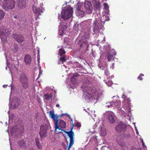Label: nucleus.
Instances as JSON below:
<instances>
[{
    "label": "nucleus",
    "instance_id": "6",
    "mask_svg": "<svg viewBox=\"0 0 150 150\" xmlns=\"http://www.w3.org/2000/svg\"><path fill=\"white\" fill-rule=\"evenodd\" d=\"M58 119H57L55 122V129L56 131L57 129L63 131L66 133V131L62 129L65 128L66 126V123L62 120H60L58 122Z\"/></svg>",
    "mask_w": 150,
    "mask_h": 150
},
{
    "label": "nucleus",
    "instance_id": "11",
    "mask_svg": "<svg viewBox=\"0 0 150 150\" xmlns=\"http://www.w3.org/2000/svg\"><path fill=\"white\" fill-rule=\"evenodd\" d=\"M84 7L85 9L86 12L90 14L91 13L92 11V7L90 2L86 1L85 2L84 4Z\"/></svg>",
    "mask_w": 150,
    "mask_h": 150
},
{
    "label": "nucleus",
    "instance_id": "45",
    "mask_svg": "<svg viewBox=\"0 0 150 150\" xmlns=\"http://www.w3.org/2000/svg\"><path fill=\"white\" fill-rule=\"evenodd\" d=\"M14 17L15 18H16V17H15V16H14Z\"/></svg>",
    "mask_w": 150,
    "mask_h": 150
},
{
    "label": "nucleus",
    "instance_id": "9",
    "mask_svg": "<svg viewBox=\"0 0 150 150\" xmlns=\"http://www.w3.org/2000/svg\"><path fill=\"white\" fill-rule=\"evenodd\" d=\"M72 129L73 128H72L69 132H66V133L67 134L70 138V143L67 150H70V148L71 147L74 143V134L72 131Z\"/></svg>",
    "mask_w": 150,
    "mask_h": 150
},
{
    "label": "nucleus",
    "instance_id": "12",
    "mask_svg": "<svg viewBox=\"0 0 150 150\" xmlns=\"http://www.w3.org/2000/svg\"><path fill=\"white\" fill-rule=\"evenodd\" d=\"M15 40L18 43H21L25 40V38L21 34H13L12 35Z\"/></svg>",
    "mask_w": 150,
    "mask_h": 150
},
{
    "label": "nucleus",
    "instance_id": "8",
    "mask_svg": "<svg viewBox=\"0 0 150 150\" xmlns=\"http://www.w3.org/2000/svg\"><path fill=\"white\" fill-rule=\"evenodd\" d=\"M32 8L33 11L36 16L35 17V19L37 20L39 16L41 15L42 13L43 12V9L41 7H38L35 5H33Z\"/></svg>",
    "mask_w": 150,
    "mask_h": 150
},
{
    "label": "nucleus",
    "instance_id": "2",
    "mask_svg": "<svg viewBox=\"0 0 150 150\" xmlns=\"http://www.w3.org/2000/svg\"><path fill=\"white\" fill-rule=\"evenodd\" d=\"M73 13L72 8L70 7H67L62 10L61 18L64 20H67L71 17Z\"/></svg>",
    "mask_w": 150,
    "mask_h": 150
},
{
    "label": "nucleus",
    "instance_id": "5",
    "mask_svg": "<svg viewBox=\"0 0 150 150\" xmlns=\"http://www.w3.org/2000/svg\"><path fill=\"white\" fill-rule=\"evenodd\" d=\"M49 126L46 124L41 126L39 134L41 139H42L47 136V131Z\"/></svg>",
    "mask_w": 150,
    "mask_h": 150
},
{
    "label": "nucleus",
    "instance_id": "17",
    "mask_svg": "<svg viewBox=\"0 0 150 150\" xmlns=\"http://www.w3.org/2000/svg\"><path fill=\"white\" fill-rule=\"evenodd\" d=\"M116 141L118 144L121 147H123L125 146L124 142L123 141L122 139L120 137H117Z\"/></svg>",
    "mask_w": 150,
    "mask_h": 150
},
{
    "label": "nucleus",
    "instance_id": "34",
    "mask_svg": "<svg viewBox=\"0 0 150 150\" xmlns=\"http://www.w3.org/2000/svg\"><path fill=\"white\" fill-rule=\"evenodd\" d=\"M144 75L143 74H141L139 75L137 79L140 80L142 81L143 79L142 76H144Z\"/></svg>",
    "mask_w": 150,
    "mask_h": 150
},
{
    "label": "nucleus",
    "instance_id": "10",
    "mask_svg": "<svg viewBox=\"0 0 150 150\" xmlns=\"http://www.w3.org/2000/svg\"><path fill=\"white\" fill-rule=\"evenodd\" d=\"M108 119L111 123H113L115 122V116L114 113L110 111H107L105 113Z\"/></svg>",
    "mask_w": 150,
    "mask_h": 150
},
{
    "label": "nucleus",
    "instance_id": "35",
    "mask_svg": "<svg viewBox=\"0 0 150 150\" xmlns=\"http://www.w3.org/2000/svg\"><path fill=\"white\" fill-rule=\"evenodd\" d=\"M104 8L106 10H107L109 8V6L108 4L106 3H105L104 4Z\"/></svg>",
    "mask_w": 150,
    "mask_h": 150
},
{
    "label": "nucleus",
    "instance_id": "36",
    "mask_svg": "<svg viewBox=\"0 0 150 150\" xmlns=\"http://www.w3.org/2000/svg\"><path fill=\"white\" fill-rule=\"evenodd\" d=\"M81 4L80 3H78L77 5L76 9L77 10L81 9Z\"/></svg>",
    "mask_w": 150,
    "mask_h": 150
},
{
    "label": "nucleus",
    "instance_id": "24",
    "mask_svg": "<svg viewBox=\"0 0 150 150\" xmlns=\"http://www.w3.org/2000/svg\"><path fill=\"white\" fill-rule=\"evenodd\" d=\"M52 95L48 93L45 94L43 96V98L46 100H50L52 99Z\"/></svg>",
    "mask_w": 150,
    "mask_h": 150
},
{
    "label": "nucleus",
    "instance_id": "20",
    "mask_svg": "<svg viewBox=\"0 0 150 150\" xmlns=\"http://www.w3.org/2000/svg\"><path fill=\"white\" fill-rule=\"evenodd\" d=\"M35 142L38 148L39 149H42V146L40 143L39 139L38 137H36L35 138Z\"/></svg>",
    "mask_w": 150,
    "mask_h": 150
},
{
    "label": "nucleus",
    "instance_id": "39",
    "mask_svg": "<svg viewBox=\"0 0 150 150\" xmlns=\"http://www.w3.org/2000/svg\"><path fill=\"white\" fill-rule=\"evenodd\" d=\"M132 150H142L140 148H138L137 149L135 148L132 147Z\"/></svg>",
    "mask_w": 150,
    "mask_h": 150
},
{
    "label": "nucleus",
    "instance_id": "25",
    "mask_svg": "<svg viewBox=\"0 0 150 150\" xmlns=\"http://www.w3.org/2000/svg\"><path fill=\"white\" fill-rule=\"evenodd\" d=\"M102 69L104 70V72L105 75L106 76H108L110 74L109 71L108 70V67H102Z\"/></svg>",
    "mask_w": 150,
    "mask_h": 150
},
{
    "label": "nucleus",
    "instance_id": "42",
    "mask_svg": "<svg viewBox=\"0 0 150 150\" xmlns=\"http://www.w3.org/2000/svg\"><path fill=\"white\" fill-rule=\"evenodd\" d=\"M73 78H72V79H71V81H72V82H73Z\"/></svg>",
    "mask_w": 150,
    "mask_h": 150
},
{
    "label": "nucleus",
    "instance_id": "43",
    "mask_svg": "<svg viewBox=\"0 0 150 150\" xmlns=\"http://www.w3.org/2000/svg\"><path fill=\"white\" fill-rule=\"evenodd\" d=\"M112 65V66H114V63H113Z\"/></svg>",
    "mask_w": 150,
    "mask_h": 150
},
{
    "label": "nucleus",
    "instance_id": "19",
    "mask_svg": "<svg viewBox=\"0 0 150 150\" xmlns=\"http://www.w3.org/2000/svg\"><path fill=\"white\" fill-rule=\"evenodd\" d=\"M25 1L24 0L21 1H19L18 4V8H21L23 7H25Z\"/></svg>",
    "mask_w": 150,
    "mask_h": 150
},
{
    "label": "nucleus",
    "instance_id": "38",
    "mask_svg": "<svg viewBox=\"0 0 150 150\" xmlns=\"http://www.w3.org/2000/svg\"><path fill=\"white\" fill-rule=\"evenodd\" d=\"M75 126L77 127H81V125L79 122H77L75 124Z\"/></svg>",
    "mask_w": 150,
    "mask_h": 150
},
{
    "label": "nucleus",
    "instance_id": "16",
    "mask_svg": "<svg viewBox=\"0 0 150 150\" xmlns=\"http://www.w3.org/2000/svg\"><path fill=\"white\" fill-rule=\"evenodd\" d=\"M50 117L52 119L54 122L57 119H59V117L54 114L53 112L50 110L49 112Z\"/></svg>",
    "mask_w": 150,
    "mask_h": 150
},
{
    "label": "nucleus",
    "instance_id": "27",
    "mask_svg": "<svg viewBox=\"0 0 150 150\" xmlns=\"http://www.w3.org/2000/svg\"><path fill=\"white\" fill-rule=\"evenodd\" d=\"M7 33V31L5 29H2L0 31V35L1 38L2 37V36H5L6 33Z\"/></svg>",
    "mask_w": 150,
    "mask_h": 150
},
{
    "label": "nucleus",
    "instance_id": "29",
    "mask_svg": "<svg viewBox=\"0 0 150 150\" xmlns=\"http://www.w3.org/2000/svg\"><path fill=\"white\" fill-rule=\"evenodd\" d=\"M59 54L60 56L62 55L63 54H64L66 53V52L62 48L60 49L59 51Z\"/></svg>",
    "mask_w": 150,
    "mask_h": 150
},
{
    "label": "nucleus",
    "instance_id": "3",
    "mask_svg": "<svg viewBox=\"0 0 150 150\" xmlns=\"http://www.w3.org/2000/svg\"><path fill=\"white\" fill-rule=\"evenodd\" d=\"M15 2L13 0H4L2 7L6 10H11L14 8Z\"/></svg>",
    "mask_w": 150,
    "mask_h": 150
},
{
    "label": "nucleus",
    "instance_id": "18",
    "mask_svg": "<svg viewBox=\"0 0 150 150\" xmlns=\"http://www.w3.org/2000/svg\"><path fill=\"white\" fill-rule=\"evenodd\" d=\"M84 14V12L81 9L76 10V14L79 17H82Z\"/></svg>",
    "mask_w": 150,
    "mask_h": 150
},
{
    "label": "nucleus",
    "instance_id": "40",
    "mask_svg": "<svg viewBox=\"0 0 150 150\" xmlns=\"http://www.w3.org/2000/svg\"><path fill=\"white\" fill-rule=\"evenodd\" d=\"M141 141L142 142V146H143L144 147L145 146V145L144 144V143L143 140V139H142V140H141Z\"/></svg>",
    "mask_w": 150,
    "mask_h": 150
},
{
    "label": "nucleus",
    "instance_id": "33",
    "mask_svg": "<svg viewBox=\"0 0 150 150\" xmlns=\"http://www.w3.org/2000/svg\"><path fill=\"white\" fill-rule=\"evenodd\" d=\"M112 102H110V103H106L107 105L106 106H107L108 108L112 107Z\"/></svg>",
    "mask_w": 150,
    "mask_h": 150
},
{
    "label": "nucleus",
    "instance_id": "44",
    "mask_svg": "<svg viewBox=\"0 0 150 150\" xmlns=\"http://www.w3.org/2000/svg\"><path fill=\"white\" fill-rule=\"evenodd\" d=\"M79 42H81V40H79Z\"/></svg>",
    "mask_w": 150,
    "mask_h": 150
},
{
    "label": "nucleus",
    "instance_id": "22",
    "mask_svg": "<svg viewBox=\"0 0 150 150\" xmlns=\"http://www.w3.org/2000/svg\"><path fill=\"white\" fill-rule=\"evenodd\" d=\"M112 107H116L118 108L119 107L121 104L120 101H116L115 102L112 101Z\"/></svg>",
    "mask_w": 150,
    "mask_h": 150
},
{
    "label": "nucleus",
    "instance_id": "26",
    "mask_svg": "<svg viewBox=\"0 0 150 150\" xmlns=\"http://www.w3.org/2000/svg\"><path fill=\"white\" fill-rule=\"evenodd\" d=\"M18 144L20 147H23L25 146V142L23 140H20L18 142Z\"/></svg>",
    "mask_w": 150,
    "mask_h": 150
},
{
    "label": "nucleus",
    "instance_id": "13",
    "mask_svg": "<svg viewBox=\"0 0 150 150\" xmlns=\"http://www.w3.org/2000/svg\"><path fill=\"white\" fill-rule=\"evenodd\" d=\"M93 30L94 33H98L99 32L100 28L99 23L97 21H94V23L92 25Z\"/></svg>",
    "mask_w": 150,
    "mask_h": 150
},
{
    "label": "nucleus",
    "instance_id": "21",
    "mask_svg": "<svg viewBox=\"0 0 150 150\" xmlns=\"http://www.w3.org/2000/svg\"><path fill=\"white\" fill-rule=\"evenodd\" d=\"M114 56L111 53L108 52L106 54L107 59L108 61H110L114 59Z\"/></svg>",
    "mask_w": 150,
    "mask_h": 150
},
{
    "label": "nucleus",
    "instance_id": "31",
    "mask_svg": "<svg viewBox=\"0 0 150 150\" xmlns=\"http://www.w3.org/2000/svg\"><path fill=\"white\" fill-rule=\"evenodd\" d=\"M5 15V13L1 10H0V19H2Z\"/></svg>",
    "mask_w": 150,
    "mask_h": 150
},
{
    "label": "nucleus",
    "instance_id": "41",
    "mask_svg": "<svg viewBox=\"0 0 150 150\" xmlns=\"http://www.w3.org/2000/svg\"><path fill=\"white\" fill-rule=\"evenodd\" d=\"M56 107H59V105L58 104H57L56 105Z\"/></svg>",
    "mask_w": 150,
    "mask_h": 150
},
{
    "label": "nucleus",
    "instance_id": "37",
    "mask_svg": "<svg viewBox=\"0 0 150 150\" xmlns=\"http://www.w3.org/2000/svg\"><path fill=\"white\" fill-rule=\"evenodd\" d=\"M122 98L124 99H126V100L127 99L128 100V102H130V100L129 98H127V97L124 94H123L122 95Z\"/></svg>",
    "mask_w": 150,
    "mask_h": 150
},
{
    "label": "nucleus",
    "instance_id": "15",
    "mask_svg": "<svg viewBox=\"0 0 150 150\" xmlns=\"http://www.w3.org/2000/svg\"><path fill=\"white\" fill-rule=\"evenodd\" d=\"M93 2L94 3L93 6L95 9L96 10H99L100 7V2L96 0H94Z\"/></svg>",
    "mask_w": 150,
    "mask_h": 150
},
{
    "label": "nucleus",
    "instance_id": "4",
    "mask_svg": "<svg viewBox=\"0 0 150 150\" xmlns=\"http://www.w3.org/2000/svg\"><path fill=\"white\" fill-rule=\"evenodd\" d=\"M87 89H84L83 90L84 92H86V93H85V99L86 100H88L92 98L93 95V93L91 92L90 93V92H95V88L94 87H87Z\"/></svg>",
    "mask_w": 150,
    "mask_h": 150
},
{
    "label": "nucleus",
    "instance_id": "30",
    "mask_svg": "<svg viewBox=\"0 0 150 150\" xmlns=\"http://www.w3.org/2000/svg\"><path fill=\"white\" fill-rule=\"evenodd\" d=\"M59 60L62 61V63H63V62H66V57L65 56H64L59 58Z\"/></svg>",
    "mask_w": 150,
    "mask_h": 150
},
{
    "label": "nucleus",
    "instance_id": "14",
    "mask_svg": "<svg viewBox=\"0 0 150 150\" xmlns=\"http://www.w3.org/2000/svg\"><path fill=\"white\" fill-rule=\"evenodd\" d=\"M32 58L31 56L28 54L25 55L24 58V61L26 64L29 66L31 64Z\"/></svg>",
    "mask_w": 150,
    "mask_h": 150
},
{
    "label": "nucleus",
    "instance_id": "32",
    "mask_svg": "<svg viewBox=\"0 0 150 150\" xmlns=\"http://www.w3.org/2000/svg\"><path fill=\"white\" fill-rule=\"evenodd\" d=\"M86 44V45H87V46H88L89 45V43L88 42V41H87V40H86V39L85 40H84L83 42V44H80V46H81V47L82 46V45H84V44Z\"/></svg>",
    "mask_w": 150,
    "mask_h": 150
},
{
    "label": "nucleus",
    "instance_id": "1",
    "mask_svg": "<svg viewBox=\"0 0 150 150\" xmlns=\"http://www.w3.org/2000/svg\"><path fill=\"white\" fill-rule=\"evenodd\" d=\"M19 81L23 88L26 89L30 87L29 79L25 73L20 74L18 78Z\"/></svg>",
    "mask_w": 150,
    "mask_h": 150
},
{
    "label": "nucleus",
    "instance_id": "7",
    "mask_svg": "<svg viewBox=\"0 0 150 150\" xmlns=\"http://www.w3.org/2000/svg\"><path fill=\"white\" fill-rule=\"evenodd\" d=\"M127 125L122 122H120L115 127V130L119 133L124 132L126 130Z\"/></svg>",
    "mask_w": 150,
    "mask_h": 150
},
{
    "label": "nucleus",
    "instance_id": "28",
    "mask_svg": "<svg viewBox=\"0 0 150 150\" xmlns=\"http://www.w3.org/2000/svg\"><path fill=\"white\" fill-rule=\"evenodd\" d=\"M106 134V131L105 129H101L100 135L103 136H105Z\"/></svg>",
    "mask_w": 150,
    "mask_h": 150
},
{
    "label": "nucleus",
    "instance_id": "23",
    "mask_svg": "<svg viewBox=\"0 0 150 150\" xmlns=\"http://www.w3.org/2000/svg\"><path fill=\"white\" fill-rule=\"evenodd\" d=\"M82 36V37H81L82 40L86 39H88L90 37V35L88 32H85L83 34Z\"/></svg>",
    "mask_w": 150,
    "mask_h": 150
}]
</instances>
